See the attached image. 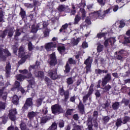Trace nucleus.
<instances>
[{
    "label": "nucleus",
    "mask_w": 130,
    "mask_h": 130,
    "mask_svg": "<svg viewBox=\"0 0 130 130\" xmlns=\"http://www.w3.org/2000/svg\"><path fill=\"white\" fill-rule=\"evenodd\" d=\"M51 109L53 114H60L64 113V110L61 107V106L57 104L52 105Z\"/></svg>",
    "instance_id": "f257e3e1"
},
{
    "label": "nucleus",
    "mask_w": 130,
    "mask_h": 130,
    "mask_svg": "<svg viewBox=\"0 0 130 130\" xmlns=\"http://www.w3.org/2000/svg\"><path fill=\"white\" fill-rule=\"evenodd\" d=\"M26 52H25V49L24 47L21 46L18 49V56L20 58H21L22 60L25 62L27 58H29V55L28 54L25 55Z\"/></svg>",
    "instance_id": "f03ea898"
},
{
    "label": "nucleus",
    "mask_w": 130,
    "mask_h": 130,
    "mask_svg": "<svg viewBox=\"0 0 130 130\" xmlns=\"http://www.w3.org/2000/svg\"><path fill=\"white\" fill-rule=\"evenodd\" d=\"M48 76L53 80V81H55V80H57V79H60V75H58L57 74V69H52L49 71L48 73Z\"/></svg>",
    "instance_id": "7ed1b4c3"
},
{
    "label": "nucleus",
    "mask_w": 130,
    "mask_h": 130,
    "mask_svg": "<svg viewBox=\"0 0 130 130\" xmlns=\"http://www.w3.org/2000/svg\"><path fill=\"white\" fill-rule=\"evenodd\" d=\"M29 107H33V98H32L26 99L22 109L23 111H26L29 109Z\"/></svg>",
    "instance_id": "20e7f679"
},
{
    "label": "nucleus",
    "mask_w": 130,
    "mask_h": 130,
    "mask_svg": "<svg viewBox=\"0 0 130 130\" xmlns=\"http://www.w3.org/2000/svg\"><path fill=\"white\" fill-rule=\"evenodd\" d=\"M48 62L50 67H55L57 64V59L55 53H53L50 55Z\"/></svg>",
    "instance_id": "39448f33"
},
{
    "label": "nucleus",
    "mask_w": 130,
    "mask_h": 130,
    "mask_svg": "<svg viewBox=\"0 0 130 130\" xmlns=\"http://www.w3.org/2000/svg\"><path fill=\"white\" fill-rule=\"evenodd\" d=\"M58 93L60 94V96H63L64 97V101L67 102L69 100V97H70V90H67L64 91L63 87H60L58 90Z\"/></svg>",
    "instance_id": "423d86ee"
},
{
    "label": "nucleus",
    "mask_w": 130,
    "mask_h": 130,
    "mask_svg": "<svg viewBox=\"0 0 130 130\" xmlns=\"http://www.w3.org/2000/svg\"><path fill=\"white\" fill-rule=\"evenodd\" d=\"M8 114V117L12 121H16V118H17V114L18 112L17 109H12L9 110Z\"/></svg>",
    "instance_id": "0eeeda50"
},
{
    "label": "nucleus",
    "mask_w": 130,
    "mask_h": 130,
    "mask_svg": "<svg viewBox=\"0 0 130 130\" xmlns=\"http://www.w3.org/2000/svg\"><path fill=\"white\" fill-rule=\"evenodd\" d=\"M32 73H28V74L26 75H23L21 74H18L16 76V79L18 81H19L20 82H23L24 81V79H30L32 77Z\"/></svg>",
    "instance_id": "6e6552de"
},
{
    "label": "nucleus",
    "mask_w": 130,
    "mask_h": 130,
    "mask_svg": "<svg viewBox=\"0 0 130 130\" xmlns=\"http://www.w3.org/2000/svg\"><path fill=\"white\" fill-rule=\"evenodd\" d=\"M45 48L47 51H53L54 48H56V43L54 42H50L46 44Z\"/></svg>",
    "instance_id": "1a4fd4ad"
},
{
    "label": "nucleus",
    "mask_w": 130,
    "mask_h": 130,
    "mask_svg": "<svg viewBox=\"0 0 130 130\" xmlns=\"http://www.w3.org/2000/svg\"><path fill=\"white\" fill-rule=\"evenodd\" d=\"M6 87H3L0 89V98H2L3 101H7L8 98V92L6 91Z\"/></svg>",
    "instance_id": "9d476101"
},
{
    "label": "nucleus",
    "mask_w": 130,
    "mask_h": 130,
    "mask_svg": "<svg viewBox=\"0 0 130 130\" xmlns=\"http://www.w3.org/2000/svg\"><path fill=\"white\" fill-rule=\"evenodd\" d=\"M11 70H12V66H11V63L8 62L5 67V76L6 78H10L11 75Z\"/></svg>",
    "instance_id": "9b49d317"
},
{
    "label": "nucleus",
    "mask_w": 130,
    "mask_h": 130,
    "mask_svg": "<svg viewBox=\"0 0 130 130\" xmlns=\"http://www.w3.org/2000/svg\"><path fill=\"white\" fill-rule=\"evenodd\" d=\"M21 87H22V86H21L20 83L18 81H16L14 86L12 88H11V90L13 92H14V91H17V92H19Z\"/></svg>",
    "instance_id": "f8f14e48"
},
{
    "label": "nucleus",
    "mask_w": 130,
    "mask_h": 130,
    "mask_svg": "<svg viewBox=\"0 0 130 130\" xmlns=\"http://www.w3.org/2000/svg\"><path fill=\"white\" fill-rule=\"evenodd\" d=\"M111 80V75L109 73L107 74V75L102 79V86L104 87L109 81Z\"/></svg>",
    "instance_id": "ddd939ff"
},
{
    "label": "nucleus",
    "mask_w": 130,
    "mask_h": 130,
    "mask_svg": "<svg viewBox=\"0 0 130 130\" xmlns=\"http://www.w3.org/2000/svg\"><path fill=\"white\" fill-rule=\"evenodd\" d=\"M35 76L36 78H38L41 81L44 80V72L42 71H38L35 74Z\"/></svg>",
    "instance_id": "4468645a"
},
{
    "label": "nucleus",
    "mask_w": 130,
    "mask_h": 130,
    "mask_svg": "<svg viewBox=\"0 0 130 130\" xmlns=\"http://www.w3.org/2000/svg\"><path fill=\"white\" fill-rule=\"evenodd\" d=\"M38 114V113L37 112H29L27 114V117L29 118L30 120H32L35 116H37V115Z\"/></svg>",
    "instance_id": "2eb2a0df"
},
{
    "label": "nucleus",
    "mask_w": 130,
    "mask_h": 130,
    "mask_svg": "<svg viewBox=\"0 0 130 130\" xmlns=\"http://www.w3.org/2000/svg\"><path fill=\"white\" fill-rule=\"evenodd\" d=\"M19 96L17 95H14L12 99V103L14 104V105H18L19 104Z\"/></svg>",
    "instance_id": "dca6fc26"
},
{
    "label": "nucleus",
    "mask_w": 130,
    "mask_h": 130,
    "mask_svg": "<svg viewBox=\"0 0 130 130\" xmlns=\"http://www.w3.org/2000/svg\"><path fill=\"white\" fill-rule=\"evenodd\" d=\"M38 28H39V25H37V26H36L35 24H32L31 25V29L30 32L34 34L37 33V31H38Z\"/></svg>",
    "instance_id": "f3484780"
},
{
    "label": "nucleus",
    "mask_w": 130,
    "mask_h": 130,
    "mask_svg": "<svg viewBox=\"0 0 130 130\" xmlns=\"http://www.w3.org/2000/svg\"><path fill=\"white\" fill-rule=\"evenodd\" d=\"M57 50L60 54H62L66 52V47L64 46H59L57 47Z\"/></svg>",
    "instance_id": "a211bd4d"
},
{
    "label": "nucleus",
    "mask_w": 130,
    "mask_h": 130,
    "mask_svg": "<svg viewBox=\"0 0 130 130\" xmlns=\"http://www.w3.org/2000/svg\"><path fill=\"white\" fill-rule=\"evenodd\" d=\"M8 36L10 38H12L14 35V28L11 27L8 29Z\"/></svg>",
    "instance_id": "6ab92c4d"
},
{
    "label": "nucleus",
    "mask_w": 130,
    "mask_h": 130,
    "mask_svg": "<svg viewBox=\"0 0 130 130\" xmlns=\"http://www.w3.org/2000/svg\"><path fill=\"white\" fill-rule=\"evenodd\" d=\"M80 21H81V16H79V15H76L75 16L74 21L73 22L74 25H78V24H79V22H80Z\"/></svg>",
    "instance_id": "aec40b11"
},
{
    "label": "nucleus",
    "mask_w": 130,
    "mask_h": 130,
    "mask_svg": "<svg viewBox=\"0 0 130 130\" xmlns=\"http://www.w3.org/2000/svg\"><path fill=\"white\" fill-rule=\"evenodd\" d=\"M15 32V35H14V39L15 40H18V37H19V36H21V32H20L19 28H16Z\"/></svg>",
    "instance_id": "412c9836"
},
{
    "label": "nucleus",
    "mask_w": 130,
    "mask_h": 130,
    "mask_svg": "<svg viewBox=\"0 0 130 130\" xmlns=\"http://www.w3.org/2000/svg\"><path fill=\"white\" fill-rule=\"evenodd\" d=\"M19 15L21 16L22 20L25 19V17H26V11H25L22 8H20V12L19 13Z\"/></svg>",
    "instance_id": "4be33fe9"
},
{
    "label": "nucleus",
    "mask_w": 130,
    "mask_h": 130,
    "mask_svg": "<svg viewBox=\"0 0 130 130\" xmlns=\"http://www.w3.org/2000/svg\"><path fill=\"white\" fill-rule=\"evenodd\" d=\"M81 41L80 38H78L76 40L75 39H73L71 40V43L73 44V45H78L80 41Z\"/></svg>",
    "instance_id": "5701e85b"
},
{
    "label": "nucleus",
    "mask_w": 130,
    "mask_h": 130,
    "mask_svg": "<svg viewBox=\"0 0 130 130\" xmlns=\"http://www.w3.org/2000/svg\"><path fill=\"white\" fill-rule=\"evenodd\" d=\"M70 71H71V67L70 66V64H69V62H67L65 66L64 73H66V74H69Z\"/></svg>",
    "instance_id": "b1692460"
},
{
    "label": "nucleus",
    "mask_w": 130,
    "mask_h": 130,
    "mask_svg": "<svg viewBox=\"0 0 130 130\" xmlns=\"http://www.w3.org/2000/svg\"><path fill=\"white\" fill-rule=\"evenodd\" d=\"M7 35H8V29H5L3 31L2 33L0 34V37L3 39L6 38Z\"/></svg>",
    "instance_id": "393cba45"
},
{
    "label": "nucleus",
    "mask_w": 130,
    "mask_h": 130,
    "mask_svg": "<svg viewBox=\"0 0 130 130\" xmlns=\"http://www.w3.org/2000/svg\"><path fill=\"white\" fill-rule=\"evenodd\" d=\"M27 48L28 51H32L33 49H34V46L33 45V44H32V42H29L27 45Z\"/></svg>",
    "instance_id": "a878e982"
},
{
    "label": "nucleus",
    "mask_w": 130,
    "mask_h": 130,
    "mask_svg": "<svg viewBox=\"0 0 130 130\" xmlns=\"http://www.w3.org/2000/svg\"><path fill=\"white\" fill-rule=\"evenodd\" d=\"M2 123L3 124H6L7 122H8V119H9V117L7 116L6 115H4L2 117Z\"/></svg>",
    "instance_id": "bb28decb"
},
{
    "label": "nucleus",
    "mask_w": 130,
    "mask_h": 130,
    "mask_svg": "<svg viewBox=\"0 0 130 130\" xmlns=\"http://www.w3.org/2000/svg\"><path fill=\"white\" fill-rule=\"evenodd\" d=\"M92 62H93V59L91 58V57H88V58L84 61V64H91Z\"/></svg>",
    "instance_id": "cd10ccee"
},
{
    "label": "nucleus",
    "mask_w": 130,
    "mask_h": 130,
    "mask_svg": "<svg viewBox=\"0 0 130 130\" xmlns=\"http://www.w3.org/2000/svg\"><path fill=\"white\" fill-rule=\"evenodd\" d=\"M74 111V109H68L66 113H65V117H68L69 115H72V112Z\"/></svg>",
    "instance_id": "c85d7f7f"
},
{
    "label": "nucleus",
    "mask_w": 130,
    "mask_h": 130,
    "mask_svg": "<svg viewBox=\"0 0 130 130\" xmlns=\"http://www.w3.org/2000/svg\"><path fill=\"white\" fill-rule=\"evenodd\" d=\"M106 16L104 12H102L100 10L98 11V17L100 19H103L104 18H105Z\"/></svg>",
    "instance_id": "c756f323"
},
{
    "label": "nucleus",
    "mask_w": 130,
    "mask_h": 130,
    "mask_svg": "<svg viewBox=\"0 0 130 130\" xmlns=\"http://www.w3.org/2000/svg\"><path fill=\"white\" fill-rule=\"evenodd\" d=\"M44 79L47 86H49L50 84H51V79H50L49 78L46 76Z\"/></svg>",
    "instance_id": "7c9ffc66"
},
{
    "label": "nucleus",
    "mask_w": 130,
    "mask_h": 130,
    "mask_svg": "<svg viewBox=\"0 0 130 130\" xmlns=\"http://www.w3.org/2000/svg\"><path fill=\"white\" fill-rule=\"evenodd\" d=\"M49 129H51V130H55V129H57V124H56V123L55 122H54L51 126L50 127H49Z\"/></svg>",
    "instance_id": "2f4dec72"
},
{
    "label": "nucleus",
    "mask_w": 130,
    "mask_h": 130,
    "mask_svg": "<svg viewBox=\"0 0 130 130\" xmlns=\"http://www.w3.org/2000/svg\"><path fill=\"white\" fill-rule=\"evenodd\" d=\"M43 101V99L39 98L36 100L37 105L39 107V106H41L42 104V102Z\"/></svg>",
    "instance_id": "473e14b6"
},
{
    "label": "nucleus",
    "mask_w": 130,
    "mask_h": 130,
    "mask_svg": "<svg viewBox=\"0 0 130 130\" xmlns=\"http://www.w3.org/2000/svg\"><path fill=\"white\" fill-rule=\"evenodd\" d=\"M66 10V7H64V5H61L58 6V10L61 13V12H64Z\"/></svg>",
    "instance_id": "72a5a7b5"
},
{
    "label": "nucleus",
    "mask_w": 130,
    "mask_h": 130,
    "mask_svg": "<svg viewBox=\"0 0 130 130\" xmlns=\"http://www.w3.org/2000/svg\"><path fill=\"white\" fill-rule=\"evenodd\" d=\"M89 16L90 17H92V18H94L95 19H97V18H98V11L95 12L91 13L89 14Z\"/></svg>",
    "instance_id": "f704fd0d"
},
{
    "label": "nucleus",
    "mask_w": 130,
    "mask_h": 130,
    "mask_svg": "<svg viewBox=\"0 0 130 130\" xmlns=\"http://www.w3.org/2000/svg\"><path fill=\"white\" fill-rule=\"evenodd\" d=\"M103 45H101V44H98V47H97V50L98 52H101L102 50H103Z\"/></svg>",
    "instance_id": "c9c22d12"
},
{
    "label": "nucleus",
    "mask_w": 130,
    "mask_h": 130,
    "mask_svg": "<svg viewBox=\"0 0 130 130\" xmlns=\"http://www.w3.org/2000/svg\"><path fill=\"white\" fill-rule=\"evenodd\" d=\"M67 83L68 86H70V85H72V84H74V81L73 80V78L72 77L68 78L67 79Z\"/></svg>",
    "instance_id": "e433bc0d"
},
{
    "label": "nucleus",
    "mask_w": 130,
    "mask_h": 130,
    "mask_svg": "<svg viewBox=\"0 0 130 130\" xmlns=\"http://www.w3.org/2000/svg\"><path fill=\"white\" fill-rule=\"evenodd\" d=\"M129 120H130V117L125 116L123 119L122 124H125V123H126V122H127V121H129Z\"/></svg>",
    "instance_id": "4c0bfd02"
},
{
    "label": "nucleus",
    "mask_w": 130,
    "mask_h": 130,
    "mask_svg": "<svg viewBox=\"0 0 130 130\" xmlns=\"http://www.w3.org/2000/svg\"><path fill=\"white\" fill-rule=\"evenodd\" d=\"M49 118L47 117H44L41 119V123H46L47 121L49 120Z\"/></svg>",
    "instance_id": "58836bf2"
},
{
    "label": "nucleus",
    "mask_w": 130,
    "mask_h": 130,
    "mask_svg": "<svg viewBox=\"0 0 130 130\" xmlns=\"http://www.w3.org/2000/svg\"><path fill=\"white\" fill-rule=\"evenodd\" d=\"M19 72L20 73V74H22L23 75H28L29 74L28 70L26 69L24 70H19Z\"/></svg>",
    "instance_id": "ea45409f"
},
{
    "label": "nucleus",
    "mask_w": 130,
    "mask_h": 130,
    "mask_svg": "<svg viewBox=\"0 0 130 130\" xmlns=\"http://www.w3.org/2000/svg\"><path fill=\"white\" fill-rule=\"evenodd\" d=\"M12 49L13 50V53L14 54H17L18 51V47L15 45L12 46Z\"/></svg>",
    "instance_id": "a19ab883"
},
{
    "label": "nucleus",
    "mask_w": 130,
    "mask_h": 130,
    "mask_svg": "<svg viewBox=\"0 0 130 130\" xmlns=\"http://www.w3.org/2000/svg\"><path fill=\"white\" fill-rule=\"evenodd\" d=\"M6 109V103L0 101V110Z\"/></svg>",
    "instance_id": "79ce46f5"
},
{
    "label": "nucleus",
    "mask_w": 130,
    "mask_h": 130,
    "mask_svg": "<svg viewBox=\"0 0 130 130\" xmlns=\"http://www.w3.org/2000/svg\"><path fill=\"white\" fill-rule=\"evenodd\" d=\"M68 63L69 64H76V60H74L73 58H70L68 59Z\"/></svg>",
    "instance_id": "37998d69"
},
{
    "label": "nucleus",
    "mask_w": 130,
    "mask_h": 130,
    "mask_svg": "<svg viewBox=\"0 0 130 130\" xmlns=\"http://www.w3.org/2000/svg\"><path fill=\"white\" fill-rule=\"evenodd\" d=\"M4 53H5V54H7V57H9V56H12V54H11V53H10V51H9V50H8V49H4Z\"/></svg>",
    "instance_id": "c03bdc74"
},
{
    "label": "nucleus",
    "mask_w": 130,
    "mask_h": 130,
    "mask_svg": "<svg viewBox=\"0 0 130 130\" xmlns=\"http://www.w3.org/2000/svg\"><path fill=\"white\" fill-rule=\"evenodd\" d=\"M119 106V103H118V102H115L112 105L113 108L115 110L118 109Z\"/></svg>",
    "instance_id": "a18cd8bd"
},
{
    "label": "nucleus",
    "mask_w": 130,
    "mask_h": 130,
    "mask_svg": "<svg viewBox=\"0 0 130 130\" xmlns=\"http://www.w3.org/2000/svg\"><path fill=\"white\" fill-rule=\"evenodd\" d=\"M111 88V86H110V85H107L103 89L104 90V92H107V91H109V90H110Z\"/></svg>",
    "instance_id": "49530a36"
},
{
    "label": "nucleus",
    "mask_w": 130,
    "mask_h": 130,
    "mask_svg": "<svg viewBox=\"0 0 130 130\" xmlns=\"http://www.w3.org/2000/svg\"><path fill=\"white\" fill-rule=\"evenodd\" d=\"M122 123V121L121 120V119H118L117 122H116V125L117 126H120Z\"/></svg>",
    "instance_id": "de8ad7c7"
},
{
    "label": "nucleus",
    "mask_w": 130,
    "mask_h": 130,
    "mask_svg": "<svg viewBox=\"0 0 130 130\" xmlns=\"http://www.w3.org/2000/svg\"><path fill=\"white\" fill-rule=\"evenodd\" d=\"M85 26H88V25H91V20H90V18L89 17H86L85 19Z\"/></svg>",
    "instance_id": "09e8293b"
},
{
    "label": "nucleus",
    "mask_w": 130,
    "mask_h": 130,
    "mask_svg": "<svg viewBox=\"0 0 130 130\" xmlns=\"http://www.w3.org/2000/svg\"><path fill=\"white\" fill-rule=\"evenodd\" d=\"M24 7H26V8H27L28 9H29V8H33V5H32L31 3H24Z\"/></svg>",
    "instance_id": "8fccbe9b"
},
{
    "label": "nucleus",
    "mask_w": 130,
    "mask_h": 130,
    "mask_svg": "<svg viewBox=\"0 0 130 130\" xmlns=\"http://www.w3.org/2000/svg\"><path fill=\"white\" fill-rule=\"evenodd\" d=\"M106 34H107V33H100L98 34L97 36L98 38H102V37H105L106 36Z\"/></svg>",
    "instance_id": "3c124183"
},
{
    "label": "nucleus",
    "mask_w": 130,
    "mask_h": 130,
    "mask_svg": "<svg viewBox=\"0 0 130 130\" xmlns=\"http://www.w3.org/2000/svg\"><path fill=\"white\" fill-rule=\"evenodd\" d=\"M35 83V82L34 81V80L33 79H31L28 80V85L29 86H30V87L31 88H32V86H33V85H34V83Z\"/></svg>",
    "instance_id": "603ef678"
},
{
    "label": "nucleus",
    "mask_w": 130,
    "mask_h": 130,
    "mask_svg": "<svg viewBox=\"0 0 130 130\" xmlns=\"http://www.w3.org/2000/svg\"><path fill=\"white\" fill-rule=\"evenodd\" d=\"M36 15H37V13L34 12L32 14H30L29 15V17L30 18L31 20H33V19H34V17H36Z\"/></svg>",
    "instance_id": "864d4df0"
},
{
    "label": "nucleus",
    "mask_w": 130,
    "mask_h": 130,
    "mask_svg": "<svg viewBox=\"0 0 130 130\" xmlns=\"http://www.w3.org/2000/svg\"><path fill=\"white\" fill-rule=\"evenodd\" d=\"M108 40L111 45H112L113 43H114L115 41H116V40H115V38H110Z\"/></svg>",
    "instance_id": "5fc2aeb1"
},
{
    "label": "nucleus",
    "mask_w": 130,
    "mask_h": 130,
    "mask_svg": "<svg viewBox=\"0 0 130 130\" xmlns=\"http://www.w3.org/2000/svg\"><path fill=\"white\" fill-rule=\"evenodd\" d=\"M110 11H111V8H109L107 10H105L104 11V13H105V15L106 16L107 14H110V13H111Z\"/></svg>",
    "instance_id": "6e6d98bb"
},
{
    "label": "nucleus",
    "mask_w": 130,
    "mask_h": 130,
    "mask_svg": "<svg viewBox=\"0 0 130 130\" xmlns=\"http://www.w3.org/2000/svg\"><path fill=\"white\" fill-rule=\"evenodd\" d=\"M58 125L59 127L62 128L64 126V122H63V121H61L59 122Z\"/></svg>",
    "instance_id": "4d7b16f0"
},
{
    "label": "nucleus",
    "mask_w": 130,
    "mask_h": 130,
    "mask_svg": "<svg viewBox=\"0 0 130 130\" xmlns=\"http://www.w3.org/2000/svg\"><path fill=\"white\" fill-rule=\"evenodd\" d=\"M119 24V28H123L125 26V23L123 21H120Z\"/></svg>",
    "instance_id": "13d9d810"
},
{
    "label": "nucleus",
    "mask_w": 130,
    "mask_h": 130,
    "mask_svg": "<svg viewBox=\"0 0 130 130\" xmlns=\"http://www.w3.org/2000/svg\"><path fill=\"white\" fill-rule=\"evenodd\" d=\"M34 69H35V66H34V65H30L29 66V67L28 68V71H29L28 73H31V70H34Z\"/></svg>",
    "instance_id": "bf43d9fd"
},
{
    "label": "nucleus",
    "mask_w": 130,
    "mask_h": 130,
    "mask_svg": "<svg viewBox=\"0 0 130 130\" xmlns=\"http://www.w3.org/2000/svg\"><path fill=\"white\" fill-rule=\"evenodd\" d=\"M73 119L74 120H79V115L78 114H75L73 115Z\"/></svg>",
    "instance_id": "052dcab7"
},
{
    "label": "nucleus",
    "mask_w": 130,
    "mask_h": 130,
    "mask_svg": "<svg viewBox=\"0 0 130 130\" xmlns=\"http://www.w3.org/2000/svg\"><path fill=\"white\" fill-rule=\"evenodd\" d=\"M86 73H88V72H90V70H91V64L86 65Z\"/></svg>",
    "instance_id": "680f3d73"
},
{
    "label": "nucleus",
    "mask_w": 130,
    "mask_h": 130,
    "mask_svg": "<svg viewBox=\"0 0 130 130\" xmlns=\"http://www.w3.org/2000/svg\"><path fill=\"white\" fill-rule=\"evenodd\" d=\"M0 57L3 61H6V60H7V56L4 54L2 56H1V57Z\"/></svg>",
    "instance_id": "e2e57ef3"
},
{
    "label": "nucleus",
    "mask_w": 130,
    "mask_h": 130,
    "mask_svg": "<svg viewBox=\"0 0 130 130\" xmlns=\"http://www.w3.org/2000/svg\"><path fill=\"white\" fill-rule=\"evenodd\" d=\"M78 108L80 111V112H82V101H80L79 104L78 105Z\"/></svg>",
    "instance_id": "0e129e2a"
},
{
    "label": "nucleus",
    "mask_w": 130,
    "mask_h": 130,
    "mask_svg": "<svg viewBox=\"0 0 130 130\" xmlns=\"http://www.w3.org/2000/svg\"><path fill=\"white\" fill-rule=\"evenodd\" d=\"M47 112H48V110H47V108H45V109H44L43 110V113L45 115H46V114H47Z\"/></svg>",
    "instance_id": "69168bd1"
},
{
    "label": "nucleus",
    "mask_w": 130,
    "mask_h": 130,
    "mask_svg": "<svg viewBox=\"0 0 130 130\" xmlns=\"http://www.w3.org/2000/svg\"><path fill=\"white\" fill-rule=\"evenodd\" d=\"M82 47L83 48H87L88 47V44L86 43V42H84L82 44Z\"/></svg>",
    "instance_id": "338daca9"
},
{
    "label": "nucleus",
    "mask_w": 130,
    "mask_h": 130,
    "mask_svg": "<svg viewBox=\"0 0 130 130\" xmlns=\"http://www.w3.org/2000/svg\"><path fill=\"white\" fill-rule=\"evenodd\" d=\"M75 101H76V96H72L70 99V102H75Z\"/></svg>",
    "instance_id": "774afa93"
}]
</instances>
